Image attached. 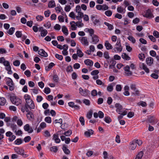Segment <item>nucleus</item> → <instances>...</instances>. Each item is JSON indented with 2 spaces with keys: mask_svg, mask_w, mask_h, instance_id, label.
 <instances>
[{
  "mask_svg": "<svg viewBox=\"0 0 159 159\" xmlns=\"http://www.w3.org/2000/svg\"><path fill=\"white\" fill-rule=\"evenodd\" d=\"M10 100L11 102L16 106H18L22 102L21 100L15 96H11Z\"/></svg>",
  "mask_w": 159,
  "mask_h": 159,
  "instance_id": "f257e3e1",
  "label": "nucleus"
},
{
  "mask_svg": "<svg viewBox=\"0 0 159 159\" xmlns=\"http://www.w3.org/2000/svg\"><path fill=\"white\" fill-rule=\"evenodd\" d=\"M25 104V107L27 109L26 110L28 109V108L29 109H30V110H31V109H34L35 108L34 103L32 100L27 102Z\"/></svg>",
  "mask_w": 159,
  "mask_h": 159,
  "instance_id": "f03ea898",
  "label": "nucleus"
},
{
  "mask_svg": "<svg viewBox=\"0 0 159 159\" xmlns=\"http://www.w3.org/2000/svg\"><path fill=\"white\" fill-rule=\"evenodd\" d=\"M130 88L133 91V92L132 93V94L137 96H139V91L136 88L135 84H131L130 86Z\"/></svg>",
  "mask_w": 159,
  "mask_h": 159,
  "instance_id": "7ed1b4c3",
  "label": "nucleus"
},
{
  "mask_svg": "<svg viewBox=\"0 0 159 159\" xmlns=\"http://www.w3.org/2000/svg\"><path fill=\"white\" fill-rule=\"evenodd\" d=\"M143 16L149 19L154 17V16L152 14L151 11L150 9H148L146 11L145 14L143 15Z\"/></svg>",
  "mask_w": 159,
  "mask_h": 159,
  "instance_id": "20e7f679",
  "label": "nucleus"
},
{
  "mask_svg": "<svg viewBox=\"0 0 159 159\" xmlns=\"http://www.w3.org/2000/svg\"><path fill=\"white\" fill-rule=\"evenodd\" d=\"M138 73H135V71L134 72L131 71L130 70H125L124 74V75L127 76H130L132 75L136 76V75H138Z\"/></svg>",
  "mask_w": 159,
  "mask_h": 159,
  "instance_id": "39448f33",
  "label": "nucleus"
},
{
  "mask_svg": "<svg viewBox=\"0 0 159 159\" xmlns=\"http://www.w3.org/2000/svg\"><path fill=\"white\" fill-rule=\"evenodd\" d=\"M79 93L81 95L84 96H87L88 93L89 92L88 90L87 89L84 90L81 88H80L79 89Z\"/></svg>",
  "mask_w": 159,
  "mask_h": 159,
  "instance_id": "423d86ee",
  "label": "nucleus"
},
{
  "mask_svg": "<svg viewBox=\"0 0 159 159\" xmlns=\"http://www.w3.org/2000/svg\"><path fill=\"white\" fill-rule=\"evenodd\" d=\"M80 40L81 43L85 45L88 46L89 45V42L87 40V38L86 37H80Z\"/></svg>",
  "mask_w": 159,
  "mask_h": 159,
  "instance_id": "0eeeda50",
  "label": "nucleus"
},
{
  "mask_svg": "<svg viewBox=\"0 0 159 159\" xmlns=\"http://www.w3.org/2000/svg\"><path fill=\"white\" fill-rule=\"evenodd\" d=\"M115 107L116 108V111L119 114L122 112L123 107L119 103H116L115 104Z\"/></svg>",
  "mask_w": 159,
  "mask_h": 159,
  "instance_id": "6e6552de",
  "label": "nucleus"
},
{
  "mask_svg": "<svg viewBox=\"0 0 159 159\" xmlns=\"http://www.w3.org/2000/svg\"><path fill=\"white\" fill-rule=\"evenodd\" d=\"M24 128L25 131H28V133H31L33 132V130L32 127L30 128L29 124H27L24 125Z\"/></svg>",
  "mask_w": 159,
  "mask_h": 159,
  "instance_id": "1a4fd4ad",
  "label": "nucleus"
},
{
  "mask_svg": "<svg viewBox=\"0 0 159 159\" xmlns=\"http://www.w3.org/2000/svg\"><path fill=\"white\" fill-rule=\"evenodd\" d=\"M153 59L151 57H147L146 59L147 64L149 66H152L153 64Z\"/></svg>",
  "mask_w": 159,
  "mask_h": 159,
  "instance_id": "9d476101",
  "label": "nucleus"
},
{
  "mask_svg": "<svg viewBox=\"0 0 159 159\" xmlns=\"http://www.w3.org/2000/svg\"><path fill=\"white\" fill-rule=\"evenodd\" d=\"M92 43L93 44H96L98 43L99 41L98 37L95 35H93L92 37Z\"/></svg>",
  "mask_w": 159,
  "mask_h": 159,
  "instance_id": "9b49d317",
  "label": "nucleus"
},
{
  "mask_svg": "<svg viewBox=\"0 0 159 159\" xmlns=\"http://www.w3.org/2000/svg\"><path fill=\"white\" fill-rule=\"evenodd\" d=\"M38 53L39 55L44 57H47L48 56L47 53L43 49H40L38 51Z\"/></svg>",
  "mask_w": 159,
  "mask_h": 159,
  "instance_id": "f8f14e48",
  "label": "nucleus"
},
{
  "mask_svg": "<svg viewBox=\"0 0 159 159\" xmlns=\"http://www.w3.org/2000/svg\"><path fill=\"white\" fill-rule=\"evenodd\" d=\"M14 150L15 152L17 154L21 155L24 152V150L18 147H16L14 148Z\"/></svg>",
  "mask_w": 159,
  "mask_h": 159,
  "instance_id": "ddd939ff",
  "label": "nucleus"
},
{
  "mask_svg": "<svg viewBox=\"0 0 159 159\" xmlns=\"http://www.w3.org/2000/svg\"><path fill=\"white\" fill-rule=\"evenodd\" d=\"M137 144L134 141H133L130 143V146L129 147V149L131 150H134L135 149L136 147Z\"/></svg>",
  "mask_w": 159,
  "mask_h": 159,
  "instance_id": "4468645a",
  "label": "nucleus"
},
{
  "mask_svg": "<svg viewBox=\"0 0 159 159\" xmlns=\"http://www.w3.org/2000/svg\"><path fill=\"white\" fill-rule=\"evenodd\" d=\"M62 149L64 152L66 154H69L70 151L69 149L67 148L66 145L64 144L62 145Z\"/></svg>",
  "mask_w": 159,
  "mask_h": 159,
  "instance_id": "2eb2a0df",
  "label": "nucleus"
},
{
  "mask_svg": "<svg viewBox=\"0 0 159 159\" xmlns=\"http://www.w3.org/2000/svg\"><path fill=\"white\" fill-rule=\"evenodd\" d=\"M52 139L55 140L56 143H60V139L58 138V136L57 134H54L53 136Z\"/></svg>",
  "mask_w": 159,
  "mask_h": 159,
  "instance_id": "dca6fc26",
  "label": "nucleus"
},
{
  "mask_svg": "<svg viewBox=\"0 0 159 159\" xmlns=\"http://www.w3.org/2000/svg\"><path fill=\"white\" fill-rule=\"evenodd\" d=\"M93 131L92 129H90L85 132L84 135L87 137H89L91 135L93 134Z\"/></svg>",
  "mask_w": 159,
  "mask_h": 159,
  "instance_id": "f3484780",
  "label": "nucleus"
},
{
  "mask_svg": "<svg viewBox=\"0 0 159 159\" xmlns=\"http://www.w3.org/2000/svg\"><path fill=\"white\" fill-rule=\"evenodd\" d=\"M3 64L6 67V70L11 69V67L10 65V63L8 61H5L3 62Z\"/></svg>",
  "mask_w": 159,
  "mask_h": 159,
  "instance_id": "a211bd4d",
  "label": "nucleus"
},
{
  "mask_svg": "<svg viewBox=\"0 0 159 159\" xmlns=\"http://www.w3.org/2000/svg\"><path fill=\"white\" fill-rule=\"evenodd\" d=\"M28 112L26 114V116L28 119L30 120L31 119H34V116L33 113L31 111H28Z\"/></svg>",
  "mask_w": 159,
  "mask_h": 159,
  "instance_id": "6ab92c4d",
  "label": "nucleus"
},
{
  "mask_svg": "<svg viewBox=\"0 0 159 159\" xmlns=\"http://www.w3.org/2000/svg\"><path fill=\"white\" fill-rule=\"evenodd\" d=\"M105 45L106 49L107 50L111 49L113 48L112 46L110 43H109L108 41L107 40H106V41Z\"/></svg>",
  "mask_w": 159,
  "mask_h": 159,
  "instance_id": "aec40b11",
  "label": "nucleus"
},
{
  "mask_svg": "<svg viewBox=\"0 0 159 159\" xmlns=\"http://www.w3.org/2000/svg\"><path fill=\"white\" fill-rule=\"evenodd\" d=\"M84 63L87 65L89 66H92L93 65V61L89 59H86L84 61Z\"/></svg>",
  "mask_w": 159,
  "mask_h": 159,
  "instance_id": "412c9836",
  "label": "nucleus"
},
{
  "mask_svg": "<svg viewBox=\"0 0 159 159\" xmlns=\"http://www.w3.org/2000/svg\"><path fill=\"white\" fill-rule=\"evenodd\" d=\"M122 46H120L119 48L117 47L116 46L113 49V52H116V51H117L120 52L122 51Z\"/></svg>",
  "mask_w": 159,
  "mask_h": 159,
  "instance_id": "4be33fe9",
  "label": "nucleus"
},
{
  "mask_svg": "<svg viewBox=\"0 0 159 159\" xmlns=\"http://www.w3.org/2000/svg\"><path fill=\"white\" fill-rule=\"evenodd\" d=\"M62 31L66 35H67L68 34V30L67 28L65 26H62Z\"/></svg>",
  "mask_w": 159,
  "mask_h": 159,
  "instance_id": "5701e85b",
  "label": "nucleus"
},
{
  "mask_svg": "<svg viewBox=\"0 0 159 159\" xmlns=\"http://www.w3.org/2000/svg\"><path fill=\"white\" fill-rule=\"evenodd\" d=\"M63 47H66V48H64V47L63 48V49L64 50L62 52V54L63 55L66 56L68 54V52L66 51L68 49V46L64 44L63 45Z\"/></svg>",
  "mask_w": 159,
  "mask_h": 159,
  "instance_id": "b1692460",
  "label": "nucleus"
},
{
  "mask_svg": "<svg viewBox=\"0 0 159 159\" xmlns=\"http://www.w3.org/2000/svg\"><path fill=\"white\" fill-rule=\"evenodd\" d=\"M140 70H136L135 71V73H138V75H136V76L137 75H142L144 74L145 72H146L147 73H148L149 72V70H144L145 71H142L140 72L139 71Z\"/></svg>",
  "mask_w": 159,
  "mask_h": 159,
  "instance_id": "393cba45",
  "label": "nucleus"
},
{
  "mask_svg": "<svg viewBox=\"0 0 159 159\" xmlns=\"http://www.w3.org/2000/svg\"><path fill=\"white\" fill-rule=\"evenodd\" d=\"M121 57L122 58L126 60H129L130 59V57L125 53H124L122 54Z\"/></svg>",
  "mask_w": 159,
  "mask_h": 159,
  "instance_id": "a878e982",
  "label": "nucleus"
},
{
  "mask_svg": "<svg viewBox=\"0 0 159 159\" xmlns=\"http://www.w3.org/2000/svg\"><path fill=\"white\" fill-rule=\"evenodd\" d=\"M130 67L131 69H135V66L133 63H132L130 64V66H126L125 67H124V70H129Z\"/></svg>",
  "mask_w": 159,
  "mask_h": 159,
  "instance_id": "bb28decb",
  "label": "nucleus"
},
{
  "mask_svg": "<svg viewBox=\"0 0 159 159\" xmlns=\"http://www.w3.org/2000/svg\"><path fill=\"white\" fill-rule=\"evenodd\" d=\"M55 7V2L54 0L50 1L48 4V7L49 8H53Z\"/></svg>",
  "mask_w": 159,
  "mask_h": 159,
  "instance_id": "cd10ccee",
  "label": "nucleus"
},
{
  "mask_svg": "<svg viewBox=\"0 0 159 159\" xmlns=\"http://www.w3.org/2000/svg\"><path fill=\"white\" fill-rule=\"evenodd\" d=\"M78 48V47H77V54L79 57H81L83 56L84 54L82 51Z\"/></svg>",
  "mask_w": 159,
  "mask_h": 159,
  "instance_id": "c85d7f7f",
  "label": "nucleus"
},
{
  "mask_svg": "<svg viewBox=\"0 0 159 159\" xmlns=\"http://www.w3.org/2000/svg\"><path fill=\"white\" fill-rule=\"evenodd\" d=\"M11 127L13 131L15 133L16 132L17 130V125L14 124H11Z\"/></svg>",
  "mask_w": 159,
  "mask_h": 159,
  "instance_id": "c756f323",
  "label": "nucleus"
},
{
  "mask_svg": "<svg viewBox=\"0 0 159 159\" xmlns=\"http://www.w3.org/2000/svg\"><path fill=\"white\" fill-rule=\"evenodd\" d=\"M143 155V152L140 151L138 154L136 155L135 159H141Z\"/></svg>",
  "mask_w": 159,
  "mask_h": 159,
  "instance_id": "7c9ffc66",
  "label": "nucleus"
},
{
  "mask_svg": "<svg viewBox=\"0 0 159 159\" xmlns=\"http://www.w3.org/2000/svg\"><path fill=\"white\" fill-rule=\"evenodd\" d=\"M139 67L141 69L143 70H149L147 67L146 65L143 63H140L139 64Z\"/></svg>",
  "mask_w": 159,
  "mask_h": 159,
  "instance_id": "2f4dec72",
  "label": "nucleus"
},
{
  "mask_svg": "<svg viewBox=\"0 0 159 159\" xmlns=\"http://www.w3.org/2000/svg\"><path fill=\"white\" fill-rule=\"evenodd\" d=\"M6 103V100L3 97H0V105L3 106Z\"/></svg>",
  "mask_w": 159,
  "mask_h": 159,
  "instance_id": "473e14b6",
  "label": "nucleus"
},
{
  "mask_svg": "<svg viewBox=\"0 0 159 159\" xmlns=\"http://www.w3.org/2000/svg\"><path fill=\"white\" fill-rule=\"evenodd\" d=\"M75 24L76 23L74 21H72L70 22L71 27L72 28V30H75L76 29V27H75Z\"/></svg>",
  "mask_w": 159,
  "mask_h": 159,
  "instance_id": "72a5a7b5",
  "label": "nucleus"
},
{
  "mask_svg": "<svg viewBox=\"0 0 159 159\" xmlns=\"http://www.w3.org/2000/svg\"><path fill=\"white\" fill-rule=\"evenodd\" d=\"M127 39L131 41L133 43H134L136 42V40L132 36H129L127 37Z\"/></svg>",
  "mask_w": 159,
  "mask_h": 159,
  "instance_id": "f704fd0d",
  "label": "nucleus"
},
{
  "mask_svg": "<svg viewBox=\"0 0 159 159\" xmlns=\"http://www.w3.org/2000/svg\"><path fill=\"white\" fill-rule=\"evenodd\" d=\"M72 132L71 130L69 129L66 132H65L62 134L66 136H69L72 134Z\"/></svg>",
  "mask_w": 159,
  "mask_h": 159,
  "instance_id": "c9c22d12",
  "label": "nucleus"
},
{
  "mask_svg": "<svg viewBox=\"0 0 159 159\" xmlns=\"http://www.w3.org/2000/svg\"><path fill=\"white\" fill-rule=\"evenodd\" d=\"M22 143V140L21 139H17L14 142L15 144L16 145H20Z\"/></svg>",
  "mask_w": 159,
  "mask_h": 159,
  "instance_id": "e433bc0d",
  "label": "nucleus"
},
{
  "mask_svg": "<svg viewBox=\"0 0 159 159\" xmlns=\"http://www.w3.org/2000/svg\"><path fill=\"white\" fill-rule=\"evenodd\" d=\"M48 33L47 31L44 29V30H42L41 31V35L42 37H45L46 35Z\"/></svg>",
  "mask_w": 159,
  "mask_h": 159,
  "instance_id": "4c0bfd02",
  "label": "nucleus"
},
{
  "mask_svg": "<svg viewBox=\"0 0 159 159\" xmlns=\"http://www.w3.org/2000/svg\"><path fill=\"white\" fill-rule=\"evenodd\" d=\"M24 98L26 102H27H27L28 101V102L32 100L30 99V96L27 94H25L24 96Z\"/></svg>",
  "mask_w": 159,
  "mask_h": 159,
  "instance_id": "58836bf2",
  "label": "nucleus"
},
{
  "mask_svg": "<svg viewBox=\"0 0 159 159\" xmlns=\"http://www.w3.org/2000/svg\"><path fill=\"white\" fill-rule=\"evenodd\" d=\"M82 20H81V21H77L75 22L76 25L78 26V27H81L84 25L83 23H82Z\"/></svg>",
  "mask_w": 159,
  "mask_h": 159,
  "instance_id": "ea45409f",
  "label": "nucleus"
},
{
  "mask_svg": "<svg viewBox=\"0 0 159 159\" xmlns=\"http://www.w3.org/2000/svg\"><path fill=\"white\" fill-rule=\"evenodd\" d=\"M15 30V28L14 27L11 28L7 32L8 34L10 35H12Z\"/></svg>",
  "mask_w": 159,
  "mask_h": 159,
  "instance_id": "a19ab883",
  "label": "nucleus"
},
{
  "mask_svg": "<svg viewBox=\"0 0 159 159\" xmlns=\"http://www.w3.org/2000/svg\"><path fill=\"white\" fill-rule=\"evenodd\" d=\"M8 80L7 81V84L8 86H10L11 85H13V81L12 80L9 78Z\"/></svg>",
  "mask_w": 159,
  "mask_h": 159,
  "instance_id": "79ce46f5",
  "label": "nucleus"
},
{
  "mask_svg": "<svg viewBox=\"0 0 159 159\" xmlns=\"http://www.w3.org/2000/svg\"><path fill=\"white\" fill-rule=\"evenodd\" d=\"M53 80L55 83H58L59 81V78L57 75H54L53 76Z\"/></svg>",
  "mask_w": 159,
  "mask_h": 159,
  "instance_id": "37998d69",
  "label": "nucleus"
},
{
  "mask_svg": "<svg viewBox=\"0 0 159 159\" xmlns=\"http://www.w3.org/2000/svg\"><path fill=\"white\" fill-rule=\"evenodd\" d=\"M104 121L107 123H109L111 121V118L109 116H106L104 118Z\"/></svg>",
  "mask_w": 159,
  "mask_h": 159,
  "instance_id": "c03bdc74",
  "label": "nucleus"
},
{
  "mask_svg": "<svg viewBox=\"0 0 159 159\" xmlns=\"http://www.w3.org/2000/svg\"><path fill=\"white\" fill-rule=\"evenodd\" d=\"M113 89V85L112 84H111L108 85L107 88V90L109 92L112 91Z\"/></svg>",
  "mask_w": 159,
  "mask_h": 159,
  "instance_id": "a18cd8bd",
  "label": "nucleus"
},
{
  "mask_svg": "<svg viewBox=\"0 0 159 159\" xmlns=\"http://www.w3.org/2000/svg\"><path fill=\"white\" fill-rule=\"evenodd\" d=\"M50 150L54 152H56L58 150V149L56 146H54L50 148Z\"/></svg>",
  "mask_w": 159,
  "mask_h": 159,
  "instance_id": "49530a36",
  "label": "nucleus"
},
{
  "mask_svg": "<svg viewBox=\"0 0 159 159\" xmlns=\"http://www.w3.org/2000/svg\"><path fill=\"white\" fill-rule=\"evenodd\" d=\"M139 105H141L143 107H145L147 106V103L143 101H140L138 103Z\"/></svg>",
  "mask_w": 159,
  "mask_h": 159,
  "instance_id": "de8ad7c7",
  "label": "nucleus"
},
{
  "mask_svg": "<svg viewBox=\"0 0 159 159\" xmlns=\"http://www.w3.org/2000/svg\"><path fill=\"white\" fill-rule=\"evenodd\" d=\"M45 121L48 123H50L52 122L51 118L49 116L46 117L45 119Z\"/></svg>",
  "mask_w": 159,
  "mask_h": 159,
  "instance_id": "09e8293b",
  "label": "nucleus"
},
{
  "mask_svg": "<svg viewBox=\"0 0 159 159\" xmlns=\"http://www.w3.org/2000/svg\"><path fill=\"white\" fill-rule=\"evenodd\" d=\"M16 35L17 37L19 38L21 37L22 34L21 31H17L16 33Z\"/></svg>",
  "mask_w": 159,
  "mask_h": 159,
  "instance_id": "8fccbe9b",
  "label": "nucleus"
},
{
  "mask_svg": "<svg viewBox=\"0 0 159 159\" xmlns=\"http://www.w3.org/2000/svg\"><path fill=\"white\" fill-rule=\"evenodd\" d=\"M112 14V11L111 10H107L105 12V15L108 16H111Z\"/></svg>",
  "mask_w": 159,
  "mask_h": 159,
  "instance_id": "3c124183",
  "label": "nucleus"
},
{
  "mask_svg": "<svg viewBox=\"0 0 159 159\" xmlns=\"http://www.w3.org/2000/svg\"><path fill=\"white\" fill-rule=\"evenodd\" d=\"M20 61L19 60H16L14 61L13 62V64L14 66H17L20 65Z\"/></svg>",
  "mask_w": 159,
  "mask_h": 159,
  "instance_id": "603ef678",
  "label": "nucleus"
},
{
  "mask_svg": "<svg viewBox=\"0 0 159 159\" xmlns=\"http://www.w3.org/2000/svg\"><path fill=\"white\" fill-rule=\"evenodd\" d=\"M83 102L86 105L89 106L90 104V101L88 99H84L83 101Z\"/></svg>",
  "mask_w": 159,
  "mask_h": 159,
  "instance_id": "864d4df0",
  "label": "nucleus"
},
{
  "mask_svg": "<svg viewBox=\"0 0 159 159\" xmlns=\"http://www.w3.org/2000/svg\"><path fill=\"white\" fill-rule=\"evenodd\" d=\"M51 13L50 11L48 10L47 11H45L44 12V14L45 17H48L50 15Z\"/></svg>",
  "mask_w": 159,
  "mask_h": 159,
  "instance_id": "5fc2aeb1",
  "label": "nucleus"
},
{
  "mask_svg": "<svg viewBox=\"0 0 159 159\" xmlns=\"http://www.w3.org/2000/svg\"><path fill=\"white\" fill-rule=\"evenodd\" d=\"M50 89L48 87H46L44 89V92L46 94H48L50 93Z\"/></svg>",
  "mask_w": 159,
  "mask_h": 159,
  "instance_id": "6e6d98bb",
  "label": "nucleus"
},
{
  "mask_svg": "<svg viewBox=\"0 0 159 159\" xmlns=\"http://www.w3.org/2000/svg\"><path fill=\"white\" fill-rule=\"evenodd\" d=\"M93 114V112L92 111H90L87 114V117L90 119L91 118V117H92Z\"/></svg>",
  "mask_w": 159,
  "mask_h": 159,
  "instance_id": "4d7b16f0",
  "label": "nucleus"
},
{
  "mask_svg": "<svg viewBox=\"0 0 159 159\" xmlns=\"http://www.w3.org/2000/svg\"><path fill=\"white\" fill-rule=\"evenodd\" d=\"M31 139L30 137L28 136L24 138V141L25 143L28 142Z\"/></svg>",
  "mask_w": 159,
  "mask_h": 159,
  "instance_id": "13d9d810",
  "label": "nucleus"
},
{
  "mask_svg": "<svg viewBox=\"0 0 159 159\" xmlns=\"http://www.w3.org/2000/svg\"><path fill=\"white\" fill-rule=\"evenodd\" d=\"M79 120L81 124L82 125H84V117L82 116L80 117Z\"/></svg>",
  "mask_w": 159,
  "mask_h": 159,
  "instance_id": "bf43d9fd",
  "label": "nucleus"
},
{
  "mask_svg": "<svg viewBox=\"0 0 159 159\" xmlns=\"http://www.w3.org/2000/svg\"><path fill=\"white\" fill-rule=\"evenodd\" d=\"M104 57L107 59H109L110 58L108 52L106 51L104 52Z\"/></svg>",
  "mask_w": 159,
  "mask_h": 159,
  "instance_id": "052dcab7",
  "label": "nucleus"
},
{
  "mask_svg": "<svg viewBox=\"0 0 159 159\" xmlns=\"http://www.w3.org/2000/svg\"><path fill=\"white\" fill-rule=\"evenodd\" d=\"M99 117L100 118H103L104 117V114L102 111H99L98 113Z\"/></svg>",
  "mask_w": 159,
  "mask_h": 159,
  "instance_id": "680f3d73",
  "label": "nucleus"
},
{
  "mask_svg": "<svg viewBox=\"0 0 159 159\" xmlns=\"http://www.w3.org/2000/svg\"><path fill=\"white\" fill-rule=\"evenodd\" d=\"M116 90L118 91H120L121 90L122 87L120 85L118 84L116 86Z\"/></svg>",
  "mask_w": 159,
  "mask_h": 159,
  "instance_id": "e2e57ef3",
  "label": "nucleus"
},
{
  "mask_svg": "<svg viewBox=\"0 0 159 159\" xmlns=\"http://www.w3.org/2000/svg\"><path fill=\"white\" fill-rule=\"evenodd\" d=\"M56 57L59 60H61L63 59V56L61 55H60L58 54H56L55 55Z\"/></svg>",
  "mask_w": 159,
  "mask_h": 159,
  "instance_id": "0e129e2a",
  "label": "nucleus"
},
{
  "mask_svg": "<svg viewBox=\"0 0 159 159\" xmlns=\"http://www.w3.org/2000/svg\"><path fill=\"white\" fill-rule=\"evenodd\" d=\"M139 41L142 44H147V42L146 40L142 38H141L139 39Z\"/></svg>",
  "mask_w": 159,
  "mask_h": 159,
  "instance_id": "69168bd1",
  "label": "nucleus"
},
{
  "mask_svg": "<svg viewBox=\"0 0 159 159\" xmlns=\"http://www.w3.org/2000/svg\"><path fill=\"white\" fill-rule=\"evenodd\" d=\"M153 35L157 38H159V33L157 31H154L153 32Z\"/></svg>",
  "mask_w": 159,
  "mask_h": 159,
  "instance_id": "338daca9",
  "label": "nucleus"
},
{
  "mask_svg": "<svg viewBox=\"0 0 159 159\" xmlns=\"http://www.w3.org/2000/svg\"><path fill=\"white\" fill-rule=\"evenodd\" d=\"M98 94L97 90L95 89L93 90L91 92V94L93 96H95L97 95Z\"/></svg>",
  "mask_w": 159,
  "mask_h": 159,
  "instance_id": "774afa93",
  "label": "nucleus"
}]
</instances>
